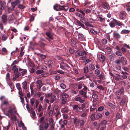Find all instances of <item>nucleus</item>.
I'll return each instance as SVG.
<instances>
[{
    "label": "nucleus",
    "mask_w": 130,
    "mask_h": 130,
    "mask_svg": "<svg viewBox=\"0 0 130 130\" xmlns=\"http://www.w3.org/2000/svg\"><path fill=\"white\" fill-rule=\"evenodd\" d=\"M87 92L86 91V92H84V90L82 89L79 91V93L80 94L83 95V97L85 98H87Z\"/></svg>",
    "instance_id": "obj_15"
},
{
    "label": "nucleus",
    "mask_w": 130,
    "mask_h": 130,
    "mask_svg": "<svg viewBox=\"0 0 130 130\" xmlns=\"http://www.w3.org/2000/svg\"><path fill=\"white\" fill-rule=\"evenodd\" d=\"M11 107L10 106L9 107V108L10 109L8 111V112L10 113L11 116H12L13 115L14 112V113H16L17 111L16 110H14L15 109V108L12 109H11Z\"/></svg>",
    "instance_id": "obj_11"
},
{
    "label": "nucleus",
    "mask_w": 130,
    "mask_h": 130,
    "mask_svg": "<svg viewBox=\"0 0 130 130\" xmlns=\"http://www.w3.org/2000/svg\"><path fill=\"white\" fill-rule=\"evenodd\" d=\"M50 124L45 122H43L39 126V127H42V128L44 130H46L48 128Z\"/></svg>",
    "instance_id": "obj_5"
},
{
    "label": "nucleus",
    "mask_w": 130,
    "mask_h": 130,
    "mask_svg": "<svg viewBox=\"0 0 130 130\" xmlns=\"http://www.w3.org/2000/svg\"><path fill=\"white\" fill-rule=\"evenodd\" d=\"M102 42L103 44H105L107 43V40L106 39H103L102 40Z\"/></svg>",
    "instance_id": "obj_49"
},
{
    "label": "nucleus",
    "mask_w": 130,
    "mask_h": 130,
    "mask_svg": "<svg viewBox=\"0 0 130 130\" xmlns=\"http://www.w3.org/2000/svg\"><path fill=\"white\" fill-rule=\"evenodd\" d=\"M46 35L51 39H53V34L51 31H49L46 32L45 33Z\"/></svg>",
    "instance_id": "obj_13"
},
{
    "label": "nucleus",
    "mask_w": 130,
    "mask_h": 130,
    "mask_svg": "<svg viewBox=\"0 0 130 130\" xmlns=\"http://www.w3.org/2000/svg\"><path fill=\"white\" fill-rule=\"evenodd\" d=\"M49 125L50 126V127L49 129L50 130H53L54 127V124L50 123Z\"/></svg>",
    "instance_id": "obj_50"
},
{
    "label": "nucleus",
    "mask_w": 130,
    "mask_h": 130,
    "mask_svg": "<svg viewBox=\"0 0 130 130\" xmlns=\"http://www.w3.org/2000/svg\"><path fill=\"white\" fill-rule=\"evenodd\" d=\"M123 46L124 47L130 49V47L126 43L123 44Z\"/></svg>",
    "instance_id": "obj_64"
},
{
    "label": "nucleus",
    "mask_w": 130,
    "mask_h": 130,
    "mask_svg": "<svg viewBox=\"0 0 130 130\" xmlns=\"http://www.w3.org/2000/svg\"><path fill=\"white\" fill-rule=\"evenodd\" d=\"M67 123L68 122L67 120H63L62 119H61L59 122V123L61 125V128H64V126L67 125Z\"/></svg>",
    "instance_id": "obj_4"
},
{
    "label": "nucleus",
    "mask_w": 130,
    "mask_h": 130,
    "mask_svg": "<svg viewBox=\"0 0 130 130\" xmlns=\"http://www.w3.org/2000/svg\"><path fill=\"white\" fill-rule=\"evenodd\" d=\"M121 62V61L120 59H117L115 61L114 65H120Z\"/></svg>",
    "instance_id": "obj_30"
},
{
    "label": "nucleus",
    "mask_w": 130,
    "mask_h": 130,
    "mask_svg": "<svg viewBox=\"0 0 130 130\" xmlns=\"http://www.w3.org/2000/svg\"><path fill=\"white\" fill-rule=\"evenodd\" d=\"M113 21L117 25L120 26L124 25V24L122 23V22L117 20L115 19H113Z\"/></svg>",
    "instance_id": "obj_12"
},
{
    "label": "nucleus",
    "mask_w": 130,
    "mask_h": 130,
    "mask_svg": "<svg viewBox=\"0 0 130 130\" xmlns=\"http://www.w3.org/2000/svg\"><path fill=\"white\" fill-rule=\"evenodd\" d=\"M107 123V121L105 120H102L101 123V125L103 126L105 125Z\"/></svg>",
    "instance_id": "obj_34"
},
{
    "label": "nucleus",
    "mask_w": 130,
    "mask_h": 130,
    "mask_svg": "<svg viewBox=\"0 0 130 130\" xmlns=\"http://www.w3.org/2000/svg\"><path fill=\"white\" fill-rule=\"evenodd\" d=\"M61 111L63 113H67L68 112L69 110L67 107H65L61 109Z\"/></svg>",
    "instance_id": "obj_22"
},
{
    "label": "nucleus",
    "mask_w": 130,
    "mask_h": 130,
    "mask_svg": "<svg viewBox=\"0 0 130 130\" xmlns=\"http://www.w3.org/2000/svg\"><path fill=\"white\" fill-rule=\"evenodd\" d=\"M79 120H77V118H75L74 119L73 122L74 124H75L76 125H78L79 124Z\"/></svg>",
    "instance_id": "obj_27"
},
{
    "label": "nucleus",
    "mask_w": 130,
    "mask_h": 130,
    "mask_svg": "<svg viewBox=\"0 0 130 130\" xmlns=\"http://www.w3.org/2000/svg\"><path fill=\"white\" fill-rule=\"evenodd\" d=\"M22 87L23 89L26 90L27 88V82L26 81H24L22 83Z\"/></svg>",
    "instance_id": "obj_20"
},
{
    "label": "nucleus",
    "mask_w": 130,
    "mask_h": 130,
    "mask_svg": "<svg viewBox=\"0 0 130 130\" xmlns=\"http://www.w3.org/2000/svg\"><path fill=\"white\" fill-rule=\"evenodd\" d=\"M20 2L19 0H16L15 2H12L11 4L14 8H15V6L19 3Z\"/></svg>",
    "instance_id": "obj_18"
},
{
    "label": "nucleus",
    "mask_w": 130,
    "mask_h": 130,
    "mask_svg": "<svg viewBox=\"0 0 130 130\" xmlns=\"http://www.w3.org/2000/svg\"><path fill=\"white\" fill-rule=\"evenodd\" d=\"M102 7L106 9L109 10L110 8L109 4L106 2H103L102 3Z\"/></svg>",
    "instance_id": "obj_10"
},
{
    "label": "nucleus",
    "mask_w": 130,
    "mask_h": 130,
    "mask_svg": "<svg viewBox=\"0 0 130 130\" xmlns=\"http://www.w3.org/2000/svg\"><path fill=\"white\" fill-rule=\"evenodd\" d=\"M60 86L61 88L63 89H65L66 88L65 85L63 83L61 84L60 85Z\"/></svg>",
    "instance_id": "obj_51"
},
{
    "label": "nucleus",
    "mask_w": 130,
    "mask_h": 130,
    "mask_svg": "<svg viewBox=\"0 0 130 130\" xmlns=\"http://www.w3.org/2000/svg\"><path fill=\"white\" fill-rule=\"evenodd\" d=\"M126 102V98L125 97L123 98L121 101L120 105L123 106L124 105Z\"/></svg>",
    "instance_id": "obj_24"
},
{
    "label": "nucleus",
    "mask_w": 130,
    "mask_h": 130,
    "mask_svg": "<svg viewBox=\"0 0 130 130\" xmlns=\"http://www.w3.org/2000/svg\"><path fill=\"white\" fill-rule=\"evenodd\" d=\"M76 112H83V108L82 107L79 106Z\"/></svg>",
    "instance_id": "obj_36"
},
{
    "label": "nucleus",
    "mask_w": 130,
    "mask_h": 130,
    "mask_svg": "<svg viewBox=\"0 0 130 130\" xmlns=\"http://www.w3.org/2000/svg\"><path fill=\"white\" fill-rule=\"evenodd\" d=\"M43 71L42 70H39L36 71V73L37 74H39L43 73Z\"/></svg>",
    "instance_id": "obj_43"
},
{
    "label": "nucleus",
    "mask_w": 130,
    "mask_h": 130,
    "mask_svg": "<svg viewBox=\"0 0 130 130\" xmlns=\"http://www.w3.org/2000/svg\"><path fill=\"white\" fill-rule=\"evenodd\" d=\"M91 121H94L96 119V116H95V114L93 113L92 114L90 117Z\"/></svg>",
    "instance_id": "obj_28"
},
{
    "label": "nucleus",
    "mask_w": 130,
    "mask_h": 130,
    "mask_svg": "<svg viewBox=\"0 0 130 130\" xmlns=\"http://www.w3.org/2000/svg\"><path fill=\"white\" fill-rule=\"evenodd\" d=\"M79 107V106L77 105H75L73 106V110H75L76 111V112L78 108Z\"/></svg>",
    "instance_id": "obj_44"
},
{
    "label": "nucleus",
    "mask_w": 130,
    "mask_h": 130,
    "mask_svg": "<svg viewBox=\"0 0 130 130\" xmlns=\"http://www.w3.org/2000/svg\"><path fill=\"white\" fill-rule=\"evenodd\" d=\"M35 102V99L34 98H32L30 99V103L32 106L33 105Z\"/></svg>",
    "instance_id": "obj_52"
},
{
    "label": "nucleus",
    "mask_w": 130,
    "mask_h": 130,
    "mask_svg": "<svg viewBox=\"0 0 130 130\" xmlns=\"http://www.w3.org/2000/svg\"><path fill=\"white\" fill-rule=\"evenodd\" d=\"M79 123L80 125V126H83L84 125L85 122L83 120H79Z\"/></svg>",
    "instance_id": "obj_37"
},
{
    "label": "nucleus",
    "mask_w": 130,
    "mask_h": 130,
    "mask_svg": "<svg viewBox=\"0 0 130 130\" xmlns=\"http://www.w3.org/2000/svg\"><path fill=\"white\" fill-rule=\"evenodd\" d=\"M90 32L94 34H96L97 33V32L95 30H94L92 29H91L90 30Z\"/></svg>",
    "instance_id": "obj_48"
},
{
    "label": "nucleus",
    "mask_w": 130,
    "mask_h": 130,
    "mask_svg": "<svg viewBox=\"0 0 130 130\" xmlns=\"http://www.w3.org/2000/svg\"><path fill=\"white\" fill-rule=\"evenodd\" d=\"M114 65V67L117 70L119 71L121 69V67L120 65Z\"/></svg>",
    "instance_id": "obj_25"
},
{
    "label": "nucleus",
    "mask_w": 130,
    "mask_h": 130,
    "mask_svg": "<svg viewBox=\"0 0 130 130\" xmlns=\"http://www.w3.org/2000/svg\"><path fill=\"white\" fill-rule=\"evenodd\" d=\"M102 115L100 113H98L96 115V120L97 119H99L102 117Z\"/></svg>",
    "instance_id": "obj_45"
},
{
    "label": "nucleus",
    "mask_w": 130,
    "mask_h": 130,
    "mask_svg": "<svg viewBox=\"0 0 130 130\" xmlns=\"http://www.w3.org/2000/svg\"><path fill=\"white\" fill-rule=\"evenodd\" d=\"M77 54L79 56H82L84 55H86L87 54V53L85 51L82 50L78 52L77 53Z\"/></svg>",
    "instance_id": "obj_19"
},
{
    "label": "nucleus",
    "mask_w": 130,
    "mask_h": 130,
    "mask_svg": "<svg viewBox=\"0 0 130 130\" xmlns=\"http://www.w3.org/2000/svg\"><path fill=\"white\" fill-rule=\"evenodd\" d=\"M109 25L110 26L111 28H114L116 26V24L115 23L112 21L110 22L109 23Z\"/></svg>",
    "instance_id": "obj_26"
},
{
    "label": "nucleus",
    "mask_w": 130,
    "mask_h": 130,
    "mask_svg": "<svg viewBox=\"0 0 130 130\" xmlns=\"http://www.w3.org/2000/svg\"><path fill=\"white\" fill-rule=\"evenodd\" d=\"M75 101H78L81 103H83L85 101L84 98H82V97L80 96H76L75 98Z\"/></svg>",
    "instance_id": "obj_6"
},
{
    "label": "nucleus",
    "mask_w": 130,
    "mask_h": 130,
    "mask_svg": "<svg viewBox=\"0 0 130 130\" xmlns=\"http://www.w3.org/2000/svg\"><path fill=\"white\" fill-rule=\"evenodd\" d=\"M105 57L102 54H100L99 57L98 59L101 62H103L105 61Z\"/></svg>",
    "instance_id": "obj_9"
},
{
    "label": "nucleus",
    "mask_w": 130,
    "mask_h": 130,
    "mask_svg": "<svg viewBox=\"0 0 130 130\" xmlns=\"http://www.w3.org/2000/svg\"><path fill=\"white\" fill-rule=\"evenodd\" d=\"M24 49V47L23 46H22L21 47V50L20 52V54L22 56L24 55V52H23V50Z\"/></svg>",
    "instance_id": "obj_62"
},
{
    "label": "nucleus",
    "mask_w": 130,
    "mask_h": 130,
    "mask_svg": "<svg viewBox=\"0 0 130 130\" xmlns=\"http://www.w3.org/2000/svg\"><path fill=\"white\" fill-rule=\"evenodd\" d=\"M6 7V2L3 1L0 5V9L3 10Z\"/></svg>",
    "instance_id": "obj_21"
},
{
    "label": "nucleus",
    "mask_w": 130,
    "mask_h": 130,
    "mask_svg": "<svg viewBox=\"0 0 130 130\" xmlns=\"http://www.w3.org/2000/svg\"><path fill=\"white\" fill-rule=\"evenodd\" d=\"M109 58L110 61H112L114 60L113 56L111 55H110L109 56Z\"/></svg>",
    "instance_id": "obj_61"
},
{
    "label": "nucleus",
    "mask_w": 130,
    "mask_h": 130,
    "mask_svg": "<svg viewBox=\"0 0 130 130\" xmlns=\"http://www.w3.org/2000/svg\"><path fill=\"white\" fill-rule=\"evenodd\" d=\"M62 98H67L69 96V95L65 93H63L62 95Z\"/></svg>",
    "instance_id": "obj_53"
},
{
    "label": "nucleus",
    "mask_w": 130,
    "mask_h": 130,
    "mask_svg": "<svg viewBox=\"0 0 130 130\" xmlns=\"http://www.w3.org/2000/svg\"><path fill=\"white\" fill-rule=\"evenodd\" d=\"M95 69V67L92 64H91L89 67V69L90 71H92L94 69Z\"/></svg>",
    "instance_id": "obj_40"
},
{
    "label": "nucleus",
    "mask_w": 130,
    "mask_h": 130,
    "mask_svg": "<svg viewBox=\"0 0 130 130\" xmlns=\"http://www.w3.org/2000/svg\"><path fill=\"white\" fill-rule=\"evenodd\" d=\"M46 57L45 55H44L43 54H41L40 55V57L41 58V59L42 60H43Z\"/></svg>",
    "instance_id": "obj_54"
},
{
    "label": "nucleus",
    "mask_w": 130,
    "mask_h": 130,
    "mask_svg": "<svg viewBox=\"0 0 130 130\" xmlns=\"http://www.w3.org/2000/svg\"><path fill=\"white\" fill-rule=\"evenodd\" d=\"M25 7V6L21 4H20L18 5V8L21 9H24Z\"/></svg>",
    "instance_id": "obj_41"
},
{
    "label": "nucleus",
    "mask_w": 130,
    "mask_h": 130,
    "mask_svg": "<svg viewBox=\"0 0 130 130\" xmlns=\"http://www.w3.org/2000/svg\"><path fill=\"white\" fill-rule=\"evenodd\" d=\"M77 23H78V25L79 26H81L84 28H85V27L84 25L80 21H77Z\"/></svg>",
    "instance_id": "obj_35"
},
{
    "label": "nucleus",
    "mask_w": 130,
    "mask_h": 130,
    "mask_svg": "<svg viewBox=\"0 0 130 130\" xmlns=\"http://www.w3.org/2000/svg\"><path fill=\"white\" fill-rule=\"evenodd\" d=\"M47 63L48 66L50 67H52L53 65V62L51 60H48V61Z\"/></svg>",
    "instance_id": "obj_31"
},
{
    "label": "nucleus",
    "mask_w": 130,
    "mask_h": 130,
    "mask_svg": "<svg viewBox=\"0 0 130 130\" xmlns=\"http://www.w3.org/2000/svg\"><path fill=\"white\" fill-rule=\"evenodd\" d=\"M6 126L7 127H3V130H8L10 127V123H9L8 125Z\"/></svg>",
    "instance_id": "obj_58"
},
{
    "label": "nucleus",
    "mask_w": 130,
    "mask_h": 130,
    "mask_svg": "<svg viewBox=\"0 0 130 130\" xmlns=\"http://www.w3.org/2000/svg\"><path fill=\"white\" fill-rule=\"evenodd\" d=\"M108 106L112 108L113 109H115V105L112 104L111 103H108Z\"/></svg>",
    "instance_id": "obj_29"
},
{
    "label": "nucleus",
    "mask_w": 130,
    "mask_h": 130,
    "mask_svg": "<svg viewBox=\"0 0 130 130\" xmlns=\"http://www.w3.org/2000/svg\"><path fill=\"white\" fill-rule=\"evenodd\" d=\"M93 7L92 5H91L89 6V9H87L86 8H84L83 11H84L86 13H89L91 12L92 10V8Z\"/></svg>",
    "instance_id": "obj_16"
},
{
    "label": "nucleus",
    "mask_w": 130,
    "mask_h": 130,
    "mask_svg": "<svg viewBox=\"0 0 130 130\" xmlns=\"http://www.w3.org/2000/svg\"><path fill=\"white\" fill-rule=\"evenodd\" d=\"M130 31L127 29H123L121 32V34H128L129 33Z\"/></svg>",
    "instance_id": "obj_23"
},
{
    "label": "nucleus",
    "mask_w": 130,
    "mask_h": 130,
    "mask_svg": "<svg viewBox=\"0 0 130 130\" xmlns=\"http://www.w3.org/2000/svg\"><path fill=\"white\" fill-rule=\"evenodd\" d=\"M8 36L6 35H3L2 37V40H3L5 41L8 38Z\"/></svg>",
    "instance_id": "obj_38"
},
{
    "label": "nucleus",
    "mask_w": 130,
    "mask_h": 130,
    "mask_svg": "<svg viewBox=\"0 0 130 130\" xmlns=\"http://www.w3.org/2000/svg\"><path fill=\"white\" fill-rule=\"evenodd\" d=\"M5 106L6 107V108L7 107H10L9 103L7 99L3 101V102L2 103L1 106Z\"/></svg>",
    "instance_id": "obj_7"
},
{
    "label": "nucleus",
    "mask_w": 130,
    "mask_h": 130,
    "mask_svg": "<svg viewBox=\"0 0 130 130\" xmlns=\"http://www.w3.org/2000/svg\"><path fill=\"white\" fill-rule=\"evenodd\" d=\"M16 86L19 90H21L22 89L21 87L20 84V83L17 84L16 85Z\"/></svg>",
    "instance_id": "obj_39"
},
{
    "label": "nucleus",
    "mask_w": 130,
    "mask_h": 130,
    "mask_svg": "<svg viewBox=\"0 0 130 130\" xmlns=\"http://www.w3.org/2000/svg\"><path fill=\"white\" fill-rule=\"evenodd\" d=\"M16 69L17 70L16 71V70H14V73L15 77L18 78L21 75V74L20 73L18 72L19 69L18 67H17Z\"/></svg>",
    "instance_id": "obj_14"
},
{
    "label": "nucleus",
    "mask_w": 130,
    "mask_h": 130,
    "mask_svg": "<svg viewBox=\"0 0 130 130\" xmlns=\"http://www.w3.org/2000/svg\"><path fill=\"white\" fill-rule=\"evenodd\" d=\"M104 108L103 106H101L98 108V111H101Z\"/></svg>",
    "instance_id": "obj_63"
},
{
    "label": "nucleus",
    "mask_w": 130,
    "mask_h": 130,
    "mask_svg": "<svg viewBox=\"0 0 130 130\" xmlns=\"http://www.w3.org/2000/svg\"><path fill=\"white\" fill-rule=\"evenodd\" d=\"M113 37L114 39L118 40L121 38V36L117 31H114L113 32Z\"/></svg>",
    "instance_id": "obj_3"
},
{
    "label": "nucleus",
    "mask_w": 130,
    "mask_h": 130,
    "mask_svg": "<svg viewBox=\"0 0 130 130\" xmlns=\"http://www.w3.org/2000/svg\"><path fill=\"white\" fill-rule=\"evenodd\" d=\"M121 62L122 63L123 65L125 66L127 64V62L126 59H125L122 61Z\"/></svg>",
    "instance_id": "obj_46"
},
{
    "label": "nucleus",
    "mask_w": 130,
    "mask_h": 130,
    "mask_svg": "<svg viewBox=\"0 0 130 130\" xmlns=\"http://www.w3.org/2000/svg\"><path fill=\"white\" fill-rule=\"evenodd\" d=\"M77 11L80 12V13L81 14H82L84 16H85V14L84 12V11H83L81 10H79V9H78L77 10Z\"/></svg>",
    "instance_id": "obj_55"
},
{
    "label": "nucleus",
    "mask_w": 130,
    "mask_h": 130,
    "mask_svg": "<svg viewBox=\"0 0 130 130\" xmlns=\"http://www.w3.org/2000/svg\"><path fill=\"white\" fill-rule=\"evenodd\" d=\"M75 14L76 15L82 18H83L85 16L84 15L82 14H81L78 12L75 13Z\"/></svg>",
    "instance_id": "obj_32"
},
{
    "label": "nucleus",
    "mask_w": 130,
    "mask_h": 130,
    "mask_svg": "<svg viewBox=\"0 0 130 130\" xmlns=\"http://www.w3.org/2000/svg\"><path fill=\"white\" fill-rule=\"evenodd\" d=\"M42 81L41 80H38L36 81V84L37 85H39V84H43L42 83Z\"/></svg>",
    "instance_id": "obj_59"
},
{
    "label": "nucleus",
    "mask_w": 130,
    "mask_h": 130,
    "mask_svg": "<svg viewBox=\"0 0 130 130\" xmlns=\"http://www.w3.org/2000/svg\"><path fill=\"white\" fill-rule=\"evenodd\" d=\"M94 100H96L98 98V95L95 94H93L92 96Z\"/></svg>",
    "instance_id": "obj_47"
},
{
    "label": "nucleus",
    "mask_w": 130,
    "mask_h": 130,
    "mask_svg": "<svg viewBox=\"0 0 130 130\" xmlns=\"http://www.w3.org/2000/svg\"><path fill=\"white\" fill-rule=\"evenodd\" d=\"M116 54L119 56H121L123 55L122 53L120 52V51H117L115 53Z\"/></svg>",
    "instance_id": "obj_33"
},
{
    "label": "nucleus",
    "mask_w": 130,
    "mask_h": 130,
    "mask_svg": "<svg viewBox=\"0 0 130 130\" xmlns=\"http://www.w3.org/2000/svg\"><path fill=\"white\" fill-rule=\"evenodd\" d=\"M19 97H20V98L21 99V102L22 104H23L24 105V99L21 96H19Z\"/></svg>",
    "instance_id": "obj_56"
},
{
    "label": "nucleus",
    "mask_w": 130,
    "mask_h": 130,
    "mask_svg": "<svg viewBox=\"0 0 130 130\" xmlns=\"http://www.w3.org/2000/svg\"><path fill=\"white\" fill-rule=\"evenodd\" d=\"M119 16L120 19L124 20L127 17V14L124 11H121L119 13Z\"/></svg>",
    "instance_id": "obj_2"
},
{
    "label": "nucleus",
    "mask_w": 130,
    "mask_h": 130,
    "mask_svg": "<svg viewBox=\"0 0 130 130\" xmlns=\"http://www.w3.org/2000/svg\"><path fill=\"white\" fill-rule=\"evenodd\" d=\"M7 16L5 15H3L1 17V20L3 23H6L7 21Z\"/></svg>",
    "instance_id": "obj_17"
},
{
    "label": "nucleus",
    "mask_w": 130,
    "mask_h": 130,
    "mask_svg": "<svg viewBox=\"0 0 130 130\" xmlns=\"http://www.w3.org/2000/svg\"><path fill=\"white\" fill-rule=\"evenodd\" d=\"M54 9L56 10L60 11L61 10H64L67 11L68 8L67 7V9H65L63 6H61L59 5H56L53 6Z\"/></svg>",
    "instance_id": "obj_1"
},
{
    "label": "nucleus",
    "mask_w": 130,
    "mask_h": 130,
    "mask_svg": "<svg viewBox=\"0 0 130 130\" xmlns=\"http://www.w3.org/2000/svg\"><path fill=\"white\" fill-rule=\"evenodd\" d=\"M18 93L20 95V96H23L24 95V94L23 92L22 91V89L19 90Z\"/></svg>",
    "instance_id": "obj_57"
},
{
    "label": "nucleus",
    "mask_w": 130,
    "mask_h": 130,
    "mask_svg": "<svg viewBox=\"0 0 130 130\" xmlns=\"http://www.w3.org/2000/svg\"><path fill=\"white\" fill-rule=\"evenodd\" d=\"M44 119V118L43 117H41L40 120V123L41 124L42 123H43V122H45L44 121H43Z\"/></svg>",
    "instance_id": "obj_60"
},
{
    "label": "nucleus",
    "mask_w": 130,
    "mask_h": 130,
    "mask_svg": "<svg viewBox=\"0 0 130 130\" xmlns=\"http://www.w3.org/2000/svg\"><path fill=\"white\" fill-rule=\"evenodd\" d=\"M19 69V71L20 72H21V74L22 76H24L27 73V70L26 69H23L21 68L20 67H19L18 66H17Z\"/></svg>",
    "instance_id": "obj_8"
},
{
    "label": "nucleus",
    "mask_w": 130,
    "mask_h": 130,
    "mask_svg": "<svg viewBox=\"0 0 130 130\" xmlns=\"http://www.w3.org/2000/svg\"><path fill=\"white\" fill-rule=\"evenodd\" d=\"M90 2L87 1H86L85 2V3L84 4V6H86L87 7H89V5L90 4Z\"/></svg>",
    "instance_id": "obj_42"
}]
</instances>
